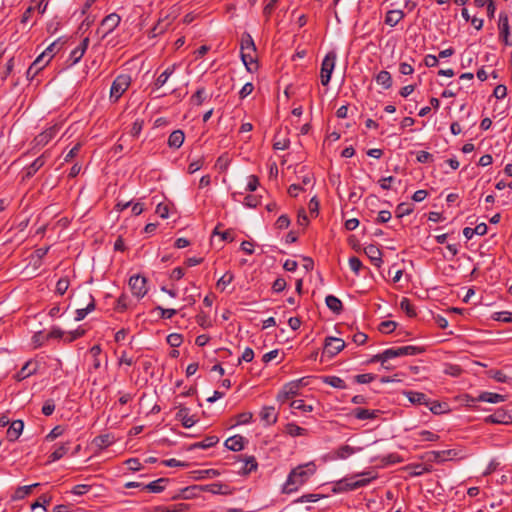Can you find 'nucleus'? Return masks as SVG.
Returning a JSON list of instances; mask_svg holds the SVG:
<instances>
[{"label": "nucleus", "mask_w": 512, "mask_h": 512, "mask_svg": "<svg viewBox=\"0 0 512 512\" xmlns=\"http://www.w3.org/2000/svg\"><path fill=\"white\" fill-rule=\"evenodd\" d=\"M289 225H290V218L285 214L279 216L275 222V226L278 229H286L289 227Z\"/></svg>", "instance_id": "nucleus-62"}, {"label": "nucleus", "mask_w": 512, "mask_h": 512, "mask_svg": "<svg viewBox=\"0 0 512 512\" xmlns=\"http://www.w3.org/2000/svg\"><path fill=\"white\" fill-rule=\"evenodd\" d=\"M423 351L424 350L421 347L414 345L393 347L386 349L382 353L373 356L371 362H381L382 366H384L385 362H387L390 359L402 356L418 355Z\"/></svg>", "instance_id": "nucleus-2"}, {"label": "nucleus", "mask_w": 512, "mask_h": 512, "mask_svg": "<svg viewBox=\"0 0 512 512\" xmlns=\"http://www.w3.org/2000/svg\"><path fill=\"white\" fill-rule=\"evenodd\" d=\"M325 302L327 307L336 314H339L343 309L341 300L334 295L326 296Z\"/></svg>", "instance_id": "nucleus-36"}, {"label": "nucleus", "mask_w": 512, "mask_h": 512, "mask_svg": "<svg viewBox=\"0 0 512 512\" xmlns=\"http://www.w3.org/2000/svg\"><path fill=\"white\" fill-rule=\"evenodd\" d=\"M337 54L335 51H329L321 63L320 79L323 86H327L331 80V75L335 68Z\"/></svg>", "instance_id": "nucleus-7"}, {"label": "nucleus", "mask_w": 512, "mask_h": 512, "mask_svg": "<svg viewBox=\"0 0 512 512\" xmlns=\"http://www.w3.org/2000/svg\"><path fill=\"white\" fill-rule=\"evenodd\" d=\"M113 441H114V438L112 435L103 434V435H99V436L95 437L93 440V444L100 449H104V448L110 446L113 443Z\"/></svg>", "instance_id": "nucleus-39"}, {"label": "nucleus", "mask_w": 512, "mask_h": 512, "mask_svg": "<svg viewBox=\"0 0 512 512\" xmlns=\"http://www.w3.org/2000/svg\"><path fill=\"white\" fill-rule=\"evenodd\" d=\"M175 68L176 66L175 64H173L172 66H169L163 73H161L155 80L154 87L156 89H159L162 86H164L168 81L169 77L174 73Z\"/></svg>", "instance_id": "nucleus-35"}, {"label": "nucleus", "mask_w": 512, "mask_h": 512, "mask_svg": "<svg viewBox=\"0 0 512 512\" xmlns=\"http://www.w3.org/2000/svg\"><path fill=\"white\" fill-rule=\"evenodd\" d=\"M316 471V467L313 463L300 465L294 468L288 475L285 484L283 485V493L291 494L297 491L302 485H304L310 476Z\"/></svg>", "instance_id": "nucleus-1"}, {"label": "nucleus", "mask_w": 512, "mask_h": 512, "mask_svg": "<svg viewBox=\"0 0 512 512\" xmlns=\"http://www.w3.org/2000/svg\"><path fill=\"white\" fill-rule=\"evenodd\" d=\"M168 482L167 478H159L155 481L143 486V490H148L152 493H160L165 489V484Z\"/></svg>", "instance_id": "nucleus-32"}, {"label": "nucleus", "mask_w": 512, "mask_h": 512, "mask_svg": "<svg viewBox=\"0 0 512 512\" xmlns=\"http://www.w3.org/2000/svg\"><path fill=\"white\" fill-rule=\"evenodd\" d=\"M60 128L61 126L56 124L37 135L34 139L36 146L43 147L47 145L56 136Z\"/></svg>", "instance_id": "nucleus-14"}, {"label": "nucleus", "mask_w": 512, "mask_h": 512, "mask_svg": "<svg viewBox=\"0 0 512 512\" xmlns=\"http://www.w3.org/2000/svg\"><path fill=\"white\" fill-rule=\"evenodd\" d=\"M414 439L416 441H421V442H424V441L434 442L439 439V435L432 431H429V430H421V431H418L417 433H415Z\"/></svg>", "instance_id": "nucleus-38"}, {"label": "nucleus", "mask_w": 512, "mask_h": 512, "mask_svg": "<svg viewBox=\"0 0 512 512\" xmlns=\"http://www.w3.org/2000/svg\"><path fill=\"white\" fill-rule=\"evenodd\" d=\"M237 458L242 463L238 471L239 473L248 475L257 470L258 463L254 456H238Z\"/></svg>", "instance_id": "nucleus-16"}, {"label": "nucleus", "mask_w": 512, "mask_h": 512, "mask_svg": "<svg viewBox=\"0 0 512 512\" xmlns=\"http://www.w3.org/2000/svg\"><path fill=\"white\" fill-rule=\"evenodd\" d=\"M66 333L59 327H53L47 334V339H62Z\"/></svg>", "instance_id": "nucleus-64"}, {"label": "nucleus", "mask_w": 512, "mask_h": 512, "mask_svg": "<svg viewBox=\"0 0 512 512\" xmlns=\"http://www.w3.org/2000/svg\"><path fill=\"white\" fill-rule=\"evenodd\" d=\"M397 327V323L391 320L381 322L379 325V331L385 334L392 333Z\"/></svg>", "instance_id": "nucleus-53"}, {"label": "nucleus", "mask_w": 512, "mask_h": 512, "mask_svg": "<svg viewBox=\"0 0 512 512\" xmlns=\"http://www.w3.org/2000/svg\"><path fill=\"white\" fill-rule=\"evenodd\" d=\"M261 421L270 426L277 422L278 414L273 406H264L259 413Z\"/></svg>", "instance_id": "nucleus-20"}, {"label": "nucleus", "mask_w": 512, "mask_h": 512, "mask_svg": "<svg viewBox=\"0 0 512 512\" xmlns=\"http://www.w3.org/2000/svg\"><path fill=\"white\" fill-rule=\"evenodd\" d=\"M64 433V428L61 425L55 426L49 434L45 437L47 441H53L54 439L60 437Z\"/></svg>", "instance_id": "nucleus-55"}, {"label": "nucleus", "mask_w": 512, "mask_h": 512, "mask_svg": "<svg viewBox=\"0 0 512 512\" xmlns=\"http://www.w3.org/2000/svg\"><path fill=\"white\" fill-rule=\"evenodd\" d=\"M349 266L351 270L358 275L362 268V262L358 257L353 256L349 258Z\"/></svg>", "instance_id": "nucleus-58"}, {"label": "nucleus", "mask_w": 512, "mask_h": 512, "mask_svg": "<svg viewBox=\"0 0 512 512\" xmlns=\"http://www.w3.org/2000/svg\"><path fill=\"white\" fill-rule=\"evenodd\" d=\"M360 448H353L349 445H342L338 449L335 450L334 454L339 459H346L353 455L356 451H359Z\"/></svg>", "instance_id": "nucleus-40"}, {"label": "nucleus", "mask_w": 512, "mask_h": 512, "mask_svg": "<svg viewBox=\"0 0 512 512\" xmlns=\"http://www.w3.org/2000/svg\"><path fill=\"white\" fill-rule=\"evenodd\" d=\"M285 432L292 437H296V436L305 435L306 429H304L294 423H288L285 427Z\"/></svg>", "instance_id": "nucleus-44"}, {"label": "nucleus", "mask_w": 512, "mask_h": 512, "mask_svg": "<svg viewBox=\"0 0 512 512\" xmlns=\"http://www.w3.org/2000/svg\"><path fill=\"white\" fill-rule=\"evenodd\" d=\"M499 39L506 45L512 46V33L510 32L509 17L505 12L499 14L498 20Z\"/></svg>", "instance_id": "nucleus-8"}, {"label": "nucleus", "mask_w": 512, "mask_h": 512, "mask_svg": "<svg viewBox=\"0 0 512 512\" xmlns=\"http://www.w3.org/2000/svg\"><path fill=\"white\" fill-rule=\"evenodd\" d=\"M412 212H413V208L411 207L410 204H407V203L398 204V206L396 207V211H395L397 218H402L406 215H409Z\"/></svg>", "instance_id": "nucleus-48"}, {"label": "nucleus", "mask_w": 512, "mask_h": 512, "mask_svg": "<svg viewBox=\"0 0 512 512\" xmlns=\"http://www.w3.org/2000/svg\"><path fill=\"white\" fill-rule=\"evenodd\" d=\"M489 375L491 378L500 383H505L508 380V376L501 370H491L489 371Z\"/></svg>", "instance_id": "nucleus-56"}, {"label": "nucleus", "mask_w": 512, "mask_h": 512, "mask_svg": "<svg viewBox=\"0 0 512 512\" xmlns=\"http://www.w3.org/2000/svg\"><path fill=\"white\" fill-rule=\"evenodd\" d=\"M376 83L378 85H381L384 89H389L392 87V77L391 74L386 71L382 70L376 75Z\"/></svg>", "instance_id": "nucleus-34"}, {"label": "nucleus", "mask_w": 512, "mask_h": 512, "mask_svg": "<svg viewBox=\"0 0 512 512\" xmlns=\"http://www.w3.org/2000/svg\"><path fill=\"white\" fill-rule=\"evenodd\" d=\"M23 428L24 423L22 420L13 421L7 429V439L11 442L16 441L20 437Z\"/></svg>", "instance_id": "nucleus-24"}, {"label": "nucleus", "mask_w": 512, "mask_h": 512, "mask_svg": "<svg viewBox=\"0 0 512 512\" xmlns=\"http://www.w3.org/2000/svg\"><path fill=\"white\" fill-rule=\"evenodd\" d=\"M85 333H86L85 329H83L81 327H78L77 329L66 333L64 341H66V342H73L76 339L81 338L82 336H84Z\"/></svg>", "instance_id": "nucleus-47"}, {"label": "nucleus", "mask_w": 512, "mask_h": 512, "mask_svg": "<svg viewBox=\"0 0 512 512\" xmlns=\"http://www.w3.org/2000/svg\"><path fill=\"white\" fill-rule=\"evenodd\" d=\"M184 139V132L182 130H175L170 134L168 138V146L170 148L178 149L182 146Z\"/></svg>", "instance_id": "nucleus-30"}, {"label": "nucleus", "mask_w": 512, "mask_h": 512, "mask_svg": "<svg viewBox=\"0 0 512 512\" xmlns=\"http://www.w3.org/2000/svg\"><path fill=\"white\" fill-rule=\"evenodd\" d=\"M404 395L408 398V400L412 404L426 405V406L429 405L426 394H424L422 392L405 391Z\"/></svg>", "instance_id": "nucleus-29"}, {"label": "nucleus", "mask_w": 512, "mask_h": 512, "mask_svg": "<svg viewBox=\"0 0 512 512\" xmlns=\"http://www.w3.org/2000/svg\"><path fill=\"white\" fill-rule=\"evenodd\" d=\"M351 414L358 420H373L379 417L382 412L378 409H366L357 407L352 410Z\"/></svg>", "instance_id": "nucleus-17"}, {"label": "nucleus", "mask_w": 512, "mask_h": 512, "mask_svg": "<svg viewBox=\"0 0 512 512\" xmlns=\"http://www.w3.org/2000/svg\"><path fill=\"white\" fill-rule=\"evenodd\" d=\"M189 505L186 503H177L168 506L159 505L153 507L149 512H186Z\"/></svg>", "instance_id": "nucleus-25"}, {"label": "nucleus", "mask_w": 512, "mask_h": 512, "mask_svg": "<svg viewBox=\"0 0 512 512\" xmlns=\"http://www.w3.org/2000/svg\"><path fill=\"white\" fill-rule=\"evenodd\" d=\"M457 451L454 449L441 450V451H430L426 453V460L430 462L442 463L448 459H452L457 456Z\"/></svg>", "instance_id": "nucleus-13"}, {"label": "nucleus", "mask_w": 512, "mask_h": 512, "mask_svg": "<svg viewBox=\"0 0 512 512\" xmlns=\"http://www.w3.org/2000/svg\"><path fill=\"white\" fill-rule=\"evenodd\" d=\"M63 43L60 42V39L51 43L30 65L27 70V75L34 77L40 70H42L52 59V57L60 51Z\"/></svg>", "instance_id": "nucleus-3"}, {"label": "nucleus", "mask_w": 512, "mask_h": 512, "mask_svg": "<svg viewBox=\"0 0 512 512\" xmlns=\"http://www.w3.org/2000/svg\"><path fill=\"white\" fill-rule=\"evenodd\" d=\"M172 20L169 18L168 15H166L163 18H160L158 22L152 27L150 30V36L151 37H157L161 34H163L168 27L171 25Z\"/></svg>", "instance_id": "nucleus-23"}, {"label": "nucleus", "mask_w": 512, "mask_h": 512, "mask_svg": "<svg viewBox=\"0 0 512 512\" xmlns=\"http://www.w3.org/2000/svg\"><path fill=\"white\" fill-rule=\"evenodd\" d=\"M253 414L251 412H242L237 415V425L248 424L252 421Z\"/></svg>", "instance_id": "nucleus-60"}, {"label": "nucleus", "mask_w": 512, "mask_h": 512, "mask_svg": "<svg viewBox=\"0 0 512 512\" xmlns=\"http://www.w3.org/2000/svg\"><path fill=\"white\" fill-rule=\"evenodd\" d=\"M241 60L248 71H252V65L256 63L257 52L252 36L244 33L241 37Z\"/></svg>", "instance_id": "nucleus-4"}, {"label": "nucleus", "mask_w": 512, "mask_h": 512, "mask_svg": "<svg viewBox=\"0 0 512 512\" xmlns=\"http://www.w3.org/2000/svg\"><path fill=\"white\" fill-rule=\"evenodd\" d=\"M206 99L205 88H198L197 91L192 95L191 100L194 104L200 106Z\"/></svg>", "instance_id": "nucleus-51"}, {"label": "nucleus", "mask_w": 512, "mask_h": 512, "mask_svg": "<svg viewBox=\"0 0 512 512\" xmlns=\"http://www.w3.org/2000/svg\"><path fill=\"white\" fill-rule=\"evenodd\" d=\"M364 253L367 255L374 266L379 268L382 265V252L376 245L370 244L366 246L364 248Z\"/></svg>", "instance_id": "nucleus-18"}, {"label": "nucleus", "mask_w": 512, "mask_h": 512, "mask_svg": "<svg viewBox=\"0 0 512 512\" xmlns=\"http://www.w3.org/2000/svg\"><path fill=\"white\" fill-rule=\"evenodd\" d=\"M323 382L337 389H346L345 381L338 376H325Z\"/></svg>", "instance_id": "nucleus-41"}, {"label": "nucleus", "mask_w": 512, "mask_h": 512, "mask_svg": "<svg viewBox=\"0 0 512 512\" xmlns=\"http://www.w3.org/2000/svg\"><path fill=\"white\" fill-rule=\"evenodd\" d=\"M55 410V402L53 399H47L42 406V413L45 416H50Z\"/></svg>", "instance_id": "nucleus-54"}, {"label": "nucleus", "mask_w": 512, "mask_h": 512, "mask_svg": "<svg viewBox=\"0 0 512 512\" xmlns=\"http://www.w3.org/2000/svg\"><path fill=\"white\" fill-rule=\"evenodd\" d=\"M375 379V375L371 373L358 374L355 376V381L359 384H367Z\"/></svg>", "instance_id": "nucleus-61"}, {"label": "nucleus", "mask_w": 512, "mask_h": 512, "mask_svg": "<svg viewBox=\"0 0 512 512\" xmlns=\"http://www.w3.org/2000/svg\"><path fill=\"white\" fill-rule=\"evenodd\" d=\"M131 84V77L128 74L118 75L110 88V100L117 102L119 98L126 92Z\"/></svg>", "instance_id": "nucleus-6"}, {"label": "nucleus", "mask_w": 512, "mask_h": 512, "mask_svg": "<svg viewBox=\"0 0 512 512\" xmlns=\"http://www.w3.org/2000/svg\"><path fill=\"white\" fill-rule=\"evenodd\" d=\"M289 145H290V140L288 137H286V136L281 137V135L279 133L275 135L274 143H273L274 149L285 150L289 147Z\"/></svg>", "instance_id": "nucleus-43"}, {"label": "nucleus", "mask_w": 512, "mask_h": 512, "mask_svg": "<svg viewBox=\"0 0 512 512\" xmlns=\"http://www.w3.org/2000/svg\"><path fill=\"white\" fill-rule=\"evenodd\" d=\"M368 473H362L357 475L360 477L358 480L353 479H343L336 483L334 491L343 492V491H353L361 487L367 486L375 477H365Z\"/></svg>", "instance_id": "nucleus-5"}, {"label": "nucleus", "mask_w": 512, "mask_h": 512, "mask_svg": "<svg viewBox=\"0 0 512 512\" xmlns=\"http://www.w3.org/2000/svg\"><path fill=\"white\" fill-rule=\"evenodd\" d=\"M234 279V274L230 271H227L218 281L216 286L218 288H221L222 290L225 289L227 285H229Z\"/></svg>", "instance_id": "nucleus-50"}, {"label": "nucleus", "mask_w": 512, "mask_h": 512, "mask_svg": "<svg viewBox=\"0 0 512 512\" xmlns=\"http://www.w3.org/2000/svg\"><path fill=\"white\" fill-rule=\"evenodd\" d=\"M400 308L406 313L409 317L416 316V310L414 305L410 302L408 298H402L400 302Z\"/></svg>", "instance_id": "nucleus-45"}, {"label": "nucleus", "mask_w": 512, "mask_h": 512, "mask_svg": "<svg viewBox=\"0 0 512 512\" xmlns=\"http://www.w3.org/2000/svg\"><path fill=\"white\" fill-rule=\"evenodd\" d=\"M219 442V438L217 436H207L202 441L194 444V447L201 449H208L215 446Z\"/></svg>", "instance_id": "nucleus-42"}, {"label": "nucleus", "mask_w": 512, "mask_h": 512, "mask_svg": "<svg viewBox=\"0 0 512 512\" xmlns=\"http://www.w3.org/2000/svg\"><path fill=\"white\" fill-rule=\"evenodd\" d=\"M176 408H178V411L176 412L175 418L180 421L185 428H190L196 423L197 419L195 416L190 415V410L187 407L178 405Z\"/></svg>", "instance_id": "nucleus-15"}, {"label": "nucleus", "mask_w": 512, "mask_h": 512, "mask_svg": "<svg viewBox=\"0 0 512 512\" xmlns=\"http://www.w3.org/2000/svg\"><path fill=\"white\" fill-rule=\"evenodd\" d=\"M86 298L88 299V303L86 307L78 308L75 312V320L81 321L83 320L90 312L95 310V299L92 294L88 293L86 295Z\"/></svg>", "instance_id": "nucleus-22"}, {"label": "nucleus", "mask_w": 512, "mask_h": 512, "mask_svg": "<svg viewBox=\"0 0 512 512\" xmlns=\"http://www.w3.org/2000/svg\"><path fill=\"white\" fill-rule=\"evenodd\" d=\"M70 286V281L68 277L60 278L56 283V293L59 295H64Z\"/></svg>", "instance_id": "nucleus-49"}, {"label": "nucleus", "mask_w": 512, "mask_h": 512, "mask_svg": "<svg viewBox=\"0 0 512 512\" xmlns=\"http://www.w3.org/2000/svg\"><path fill=\"white\" fill-rule=\"evenodd\" d=\"M302 380L303 379L286 383L277 394V401L284 403L288 399L298 395Z\"/></svg>", "instance_id": "nucleus-9"}, {"label": "nucleus", "mask_w": 512, "mask_h": 512, "mask_svg": "<svg viewBox=\"0 0 512 512\" xmlns=\"http://www.w3.org/2000/svg\"><path fill=\"white\" fill-rule=\"evenodd\" d=\"M156 310L160 312V316L163 319H171L173 316L177 314L176 309H167L161 306H157Z\"/></svg>", "instance_id": "nucleus-59"}, {"label": "nucleus", "mask_w": 512, "mask_h": 512, "mask_svg": "<svg viewBox=\"0 0 512 512\" xmlns=\"http://www.w3.org/2000/svg\"><path fill=\"white\" fill-rule=\"evenodd\" d=\"M47 153H43L36 158L29 166L24 169L23 178H30L37 173V171L46 163Z\"/></svg>", "instance_id": "nucleus-19"}, {"label": "nucleus", "mask_w": 512, "mask_h": 512, "mask_svg": "<svg viewBox=\"0 0 512 512\" xmlns=\"http://www.w3.org/2000/svg\"><path fill=\"white\" fill-rule=\"evenodd\" d=\"M167 343L173 347V348H177L179 347L182 342H183V337L181 334H178V333H171L167 336Z\"/></svg>", "instance_id": "nucleus-52"}, {"label": "nucleus", "mask_w": 512, "mask_h": 512, "mask_svg": "<svg viewBox=\"0 0 512 512\" xmlns=\"http://www.w3.org/2000/svg\"><path fill=\"white\" fill-rule=\"evenodd\" d=\"M225 447L231 451L238 452L244 448V437L241 435H234L229 437L225 443Z\"/></svg>", "instance_id": "nucleus-27"}, {"label": "nucleus", "mask_w": 512, "mask_h": 512, "mask_svg": "<svg viewBox=\"0 0 512 512\" xmlns=\"http://www.w3.org/2000/svg\"><path fill=\"white\" fill-rule=\"evenodd\" d=\"M201 490L215 495H228L231 493L229 486L220 482L201 486Z\"/></svg>", "instance_id": "nucleus-21"}, {"label": "nucleus", "mask_w": 512, "mask_h": 512, "mask_svg": "<svg viewBox=\"0 0 512 512\" xmlns=\"http://www.w3.org/2000/svg\"><path fill=\"white\" fill-rule=\"evenodd\" d=\"M290 407L295 410H301L303 412H312L313 406L308 405L302 399L293 400L290 404Z\"/></svg>", "instance_id": "nucleus-46"}, {"label": "nucleus", "mask_w": 512, "mask_h": 512, "mask_svg": "<svg viewBox=\"0 0 512 512\" xmlns=\"http://www.w3.org/2000/svg\"><path fill=\"white\" fill-rule=\"evenodd\" d=\"M143 125L144 121L142 119H136L131 127V136L138 137L143 129Z\"/></svg>", "instance_id": "nucleus-57"}, {"label": "nucleus", "mask_w": 512, "mask_h": 512, "mask_svg": "<svg viewBox=\"0 0 512 512\" xmlns=\"http://www.w3.org/2000/svg\"><path fill=\"white\" fill-rule=\"evenodd\" d=\"M404 16L405 14L402 10H389L385 16V24L394 27L404 18Z\"/></svg>", "instance_id": "nucleus-28"}, {"label": "nucleus", "mask_w": 512, "mask_h": 512, "mask_svg": "<svg viewBox=\"0 0 512 512\" xmlns=\"http://www.w3.org/2000/svg\"><path fill=\"white\" fill-rule=\"evenodd\" d=\"M39 483H34L32 485H26L18 487L14 494L12 495L13 500H21L24 499L27 495H29L32 492V489L35 487H38Z\"/></svg>", "instance_id": "nucleus-37"}, {"label": "nucleus", "mask_w": 512, "mask_h": 512, "mask_svg": "<svg viewBox=\"0 0 512 512\" xmlns=\"http://www.w3.org/2000/svg\"><path fill=\"white\" fill-rule=\"evenodd\" d=\"M345 347L344 340L337 337H326L324 341L323 353L327 354L330 358L336 356Z\"/></svg>", "instance_id": "nucleus-11"}, {"label": "nucleus", "mask_w": 512, "mask_h": 512, "mask_svg": "<svg viewBox=\"0 0 512 512\" xmlns=\"http://www.w3.org/2000/svg\"><path fill=\"white\" fill-rule=\"evenodd\" d=\"M70 449V442L62 443L55 446L54 451L49 455L48 462H55L64 457Z\"/></svg>", "instance_id": "nucleus-26"}, {"label": "nucleus", "mask_w": 512, "mask_h": 512, "mask_svg": "<svg viewBox=\"0 0 512 512\" xmlns=\"http://www.w3.org/2000/svg\"><path fill=\"white\" fill-rule=\"evenodd\" d=\"M36 370H37L36 363H34L32 361L26 362L25 365L21 368V370L17 373V375H16L17 380L21 381V380L33 375L34 373H36Z\"/></svg>", "instance_id": "nucleus-31"}, {"label": "nucleus", "mask_w": 512, "mask_h": 512, "mask_svg": "<svg viewBox=\"0 0 512 512\" xmlns=\"http://www.w3.org/2000/svg\"><path fill=\"white\" fill-rule=\"evenodd\" d=\"M129 286L132 294L137 298H143L148 292L147 279L141 275L131 276Z\"/></svg>", "instance_id": "nucleus-10"}, {"label": "nucleus", "mask_w": 512, "mask_h": 512, "mask_svg": "<svg viewBox=\"0 0 512 512\" xmlns=\"http://www.w3.org/2000/svg\"><path fill=\"white\" fill-rule=\"evenodd\" d=\"M121 18L116 13H111L107 15L101 22V26L99 30L103 31L102 37H106L108 34L112 33L120 24Z\"/></svg>", "instance_id": "nucleus-12"}, {"label": "nucleus", "mask_w": 512, "mask_h": 512, "mask_svg": "<svg viewBox=\"0 0 512 512\" xmlns=\"http://www.w3.org/2000/svg\"><path fill=\"white\" fill-rule=\"evenodd\" d=\"M84 54L85 53H83L82 48L76 47L74 50L71 51L69 60L72 62V64H76L81 60Z\"/></svg>", "instance_id": "nucleus-63"}, {"label": "nucleus", "mask_w": 512, "mask_h": 512, "mask_svg": "<svg viewBox=\"0 0 512 512\" xmlns=\"http://www.w3.org/2000/svg\"><path fill=\"white\" fill-rule=\"evenodd\" d=\"M476 400L488 403H500L505 401V396L498 393L483 392L478 396Z\"/></svg>", "instance_id": "nucleus-33"}]
</instances>
